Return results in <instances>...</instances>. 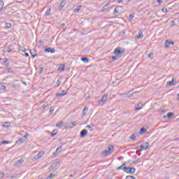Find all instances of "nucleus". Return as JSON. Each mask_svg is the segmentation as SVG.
Masks as SVG:
<instances>
[{
	"mask_svg": "<svg viewBox=\"0 0 179 179\" xmlns=\"http://www.w3.org/2000/svg\"><path fill=\"white\" fill-rule=\"evenodd\" d=\"M113 152H114V146L109 145L108 148V150L102 152V155L106 157V156H110V155H111V153H113Z\"/></svg>",
	"mask_w": 179,
	"mask_h": 179,
	"instance_id": "obj_1",
	"label": "nucleus"
},
{
	"mask_svg": "<svg viewBox=\"0 0 179 179\" xmlns=\"http://www.w3.org/2000/svg\"><path fill=\"white\" fill-rule=\"evenodd\" d=\"M123 171H124V173H127V174H134V173L136 171V169L135 168L124 166Z\"/></svg>",
	"mask_w": 179,
	"mask_h": 179,
	"instance_id": "obj_2",
	"label": "nucleus"
},
{
	"mask_svg": "<svg viewBox=\"0 0 179 179\" xmlns=\"http://www.w3.org/2000/svg\"><path fill=\"white\" fill-rule=\"evenodd\" d=\"M176 84L177 82L176 81V80L174 78H172L171 81H168L166 83V87H171V86H176Z\"/></svg>",
	"mask_w": 179,
	"mask_h": 179,
	"instance_id": "obj_3",
	"label": "nucleus"
},
{
	"mask_svg": "<svg viewBox=\"0 0 179 179\" xmlns=\"http://www.w3.org/2000/svg\"><path fill=\"white\" fill-rule=\"evenodd\" d=\"M61 150H62V146H59L56 149V151L52 153V157H57L59 153H61Z\"/></svg>",
	"mask_w": 179,
	"mask_h": 179,
	"instance_id": "obj_4",
	"label": "nucleus"
},
{
	"mask_svg": "<svg viewBox=\"0 0 179 179\" xmlns=\"http://www.w3.org/2000/svg\"><path fill=\"white\" fill-rule=\"evenodd\" d=\"M115 55H117V57H121V54H124V50H121L120 48H116L114 50Z\"/></svg>",
	"mask_w": 179,
	"mask_h": 179,
	"instance_id": "obj_5",
	"label": "nucleus"
},
{
	"mask_svg": "<svg viewBox=\"0 0 179 179\" xmlns=\"http://www.w3.org/2000/svg\"><path fill=\"white\" fill-rule=\"evenodd\" d=\"M65 5H66V1L65 0L62 1L58 6V10H62V9L65 7Z\"/></svg>",
	"mask_w": 179,
	"mask_h": 179,
	"instance_id": "obj_6",
	"label": "nucleus"
},
{
	"mask_svg": "<svg viewBox=\"0 0 179 179\" xmlns=\"http://www.w3.org/2000/svg\"><path fill=\"white\" fill-rule=\"evenodd\" d=\"M141 148V150H146L148 149V148H149V143L148 142H145L144 143V145H140Z\"/></svg>",
	"mask_w": 179,
	"mask_h": 179,
	"instance_id": "obj_7",
	"label": "nucleus"
},
{
	"mask_svg": "<svg viewBox=\"0 0 179 179\" xmlns=\"http://www.w3.org/2000/svg\"><path fill=\"white\" fill-rule=\"evenodd\" d=\"M108 96V94L103 95L101 99L99 101L100 104H101V103H103V104H104V103H106V101H107Z\"/></svg>",
	"mask_w": 179,
	"mask_h": 179,
	"instance_id": "obj_8",
	"label": "nucleus"
},
{
	"mask_svg": "<svg viewBox=\"0 0 179 179\" xmlns=\"http://www.w3.org/2000/svg\"><path fill=\"white\" fill-rule=\"evenodd\" d=\"M87 130H86V129H83L80 132V138H85V136H87Z\"/></svg>",
	"mask_w": 179,
	"mask_h": 179,
	"instance_id": "obj_9",
	"label": "nucleus"
},
{
	"mask_svg": "<svg viewBox=\"0 0 179 179\" xmlns=\"http://www.w3.org/2000/svg\"><path fill=\"white\" fill-rule=\"evenodd\" d=\"M45 52H50L51 54H55V49H52L51 48H48L45 49Z\"/></svg>",
	"mask_w": 179,
	"mask_h": 179,
	"instance_id": "obj_10",
	"label": "nucleus"
},
{
	"mask_svg": "<svg viewBox=\"0 0 179 179\" xmlns=\"http://www.w3.org/2000/svg\"><path fill=\"white\" fill-rule=\"evenodd\" d=\"M43 155H44V152L40 151L37 155L34 156V159H41Z\"/></svg>",
	"mask_w": 179,
	"mask_h": 179,
	"instance_id": "obj_11",
	"label": "nucleus"
},
{
	"mask_svg": "<svg viewBox=\"0 0 179 179\" xmlns=\"http://www.w3.org/2000/svg\"><path fill=\"white\" fill-rule=\"evenodd\" d=\"M36 52H37L34 49L30 50V54H31V57L34 58H36V57H37Z\"/></svg>",
	"mask_w": 179,
	"mask_h": 179,
	"instance_id": "obj_12",
	"label": "nucleus"
},
{
	"mask_svg": "<svg viewBox=\"0 0 179 179\" xmlns=\"http://www.w3.org/2000/svg\"><path fill=\"white\" fill-rule=\"evenodd\" d=\"M62 82V78L60 77V78H58L57 81L56 82V86L55 87H59V85H61Z\"/></svg>",
	"mask_w": 179,
	"mask_h": 179,
	"instance_id": "obj_13",
	"label": "nucleus"
},
{
	"mask_svg": "<svg viewBox=\"0 0 179 179\" xmlns=\"http://www.w3.org/2000/svg\"><path fill=\"white\" fill-rule=\"evenodd\" d=\"M146 132H148V129H145V127L141 128L139 131L140 135H143V134H146Z\"/></svg>",
	"mask_w": 179,
	"mask_h": 179,
	"instance_id": "obj_14",
	"label": "nucleus"
},
{
	"mask_svg": "<svg viewBox=\"0 0 179 179\" xmlns=\"http://www.w3.org/2000/svg\"><path fill=\"white\" fill-rule=\"evenodd\" d=\"M58 164H59V160L57 159L56 162L51 165L50 168L55 169Z\"/></svg>",
	"mask_w": 179,
	"mask_h": 179,
	"instance_id": "obj_15",
	"label": "nucleus"
},
{
	"mask_svg": "<svg viewBox=\"0 0 179 179\" xmlns=\"http://www.w3.org/2000/svg\"><path fill=\"white\" fill-rule=\"evenodd\" d=\"M143 107V105L142 104V103H138L137 107L136 108V110L139 111V110H142Z\"/></svg>",
	"mask_w": 179,
	"mask_h": 179,
	"instance_id": "obj_16",
	"label": "nucleus"
},
{
	"mask_svg": "<svg viewBox=\"0 0 179 179\" xmlns=\"http://www.w3.org/2000/svg\"><path fill=\"white\" fill-rule=\"evenodd\" d=\"M118 10H120V6H117L114 9L113 15H121V13H119Z\"/></svg>",
	"mask_w": 179,
	"mask_h": 179,
	"instance_id": "obj_17",
	"label": "nucleus"
},
{
	"mask_svg": "<svg viewBox=\"0 0 179 179\" xmlns=\"http://www.w3.org/2000/svg\"><path fill=\"white\" fill-rule=\"evenodd\" d=\"M80 9H82V6H78L74 9V13H79Z\"/></svg>",
	"mask_w": 179,
	"mask_h": 179,
	"instance_id": "obj_18",
	"label": "nucleus"
},
{
	"mask_svg": "<svg viewBox=\"0 0 179 179\" xmlns=\"http://www.w3.org/2000/svg\"><path fill=\"white\" fill-rule=\"evenodd\" d=\"M57 134H58V130H57V129L53 130V131L50 133V136H51V138L55 136V135H57Z\"/></svg>",
	"mask_w": 179,
	"mask_h": 179,
	"instance_id": "obj_19",
	"label": "nucleus"
},
{
	"mask_svg": "<svg viewBox=\"0 0 179 179\" xmlns=\"http://www.w3.org/2000/svg\"><path fill=\"white\" fill-rule=\"evenodd\" d=\"M56 127H57V128H62L64 127V122H59L56 124Z\"/></svg>",
	"mask_w": 179,
	"mask_h": 179,
	"instance_id": "obj_20",
	"label": "nucleus"
},
{
	"mask_svg": "<svg viewBox=\"0 0 179 179\" xmlns=\"http://www.w3.org/2000/svg\"><path fill=\"white\" fill-rule=\"evenodd\" d=\"M89 111V108L85 107L84 109L83 110V117H85L86 115V113Z\"/></svg>",
	"mask_w": 179,
	"mask_h": 179,
	"instance_id": "obj_21",
	"label": "nucleus"
},
{
	"mask_svg": "<svg viewBox=\"0 0 179 179\" xmlns=\"http://www.w3.org/2000/svg\"><path fill=\"white\" fill-rule=\"evenodd\" d=\"M3 128H9L10 127V122H4L3 124H2Z\"/></svg>",
	"mask_w": 179,
	"mask_h": 179,
	"instance_id": "obj_22",
	"label": "nucleus"
},
{
	"mask_svg": "<svg viewBox=\"0 0 179 179\" xmlns=\"http://www.w3.org/2000/svg\"><path fill=\"white\" fill-rule=\"evenodd\" d=\"M81 61H83V62L85 64H89V58L87 57H82Z\"/></svg>",
	"mask_w": 179,
	"mask_h": 179,
	"instance_id": "obj_23",
	"label": "nucleus"
},
{
	"mask_svg": "<svg viewBox=\"0 0 179 179\" xmlns=\"http://www.w3.org/2000/svg\"><path fill=\"white\" fill-rule=\"evenodd\" d=\"M148 58H149L150 59H153V58H155V53L153 52H150L148 55Z\"/></svg>",
	"mask_w": 179,
	"mask_h": 179,
	"instance_id": "obj_24",
	"label": "nucleus"
},
{
	"mask_svg": "<svg viewBox=\"0 0 179 179\" xmlns=\"http://www.w3.org/2000/svg\"><path fill=\"white\" fill-rule=\"evenodd\" d=\"M51 15V8L48 7L45 12V16H50Z\"/></svg>",
	"mask_w": 179,
	"mask_h": 179,
	"instance_id": "obj_25",
	"label": "nucleus"
},
{
	"mask_svg": "<svg viewBox=\"0 0 179 179\" xmlns=\"http://www.w3.org/2000/svg\"><path fill=\"white\" fill-rule=\"evenodd\" d=\"M137 38H143V34L142 33V31H139L138 34L137 36Z\"/></svg>",
	"mask_w": 179,
	"mask_h": 179,
	"instance_id": "obj_26",
	"label": "nucleus"
},
{
	"mask_svg": "<svg viewBox=\"0 0 179 179\" xmlns=\"http://www.w3.org/2000/svg\"><path fill=\"white\" fill-rule=\"evenodd\" d=\"M9 60H8V59H6L4 61H3V65H5V66H9Z\"/></svg>",
	"mask_w": 179,
	"mask_h": 179,
	"instance_id": "obj_27",
	"label": "nucleus"
},
{
	"mask_svg": "<svg viewBox=\"0 0 179 179\" xmlns=\"http://www.w3.org/2000/svg\"><path fill=\"white\" fill-rule=\"evenodd\" d=\"M165 47H166V48H169V47H170V41H168V40H166V41H165Z\"/></svg>",
	"mask_w": 179,
	"mask_h": 179,
	"instance_id": "obj_28",
	"label": "nucleus"
},
{
	"mask_svg": "<svg viewBox=\"0 0 179 179\" xmlns=\"http://www.w3.org/2000/svg\"><path fill=\"white\" fill-rule=\"evenodd\" d=\"M24 162V159H20L17 161V164H22Z\"/></svg>",
	"mask_w": 179,
	"mask_h": 179,
	"instance_id": "obj_29",
	"label": "nucleus"
},
{
	"mask_svg": "<svg viewBox=\"0 0 179 179\" xmlns=\"http://www.w3.org/2000/svg\"><path fill=\"white\" fill-rule=\"evenodd\" d=\"M6 89V87L2 84V83H0V90H5Z\"/></svg>",
	"mask_w": 179,
	"mask_h": 179,
	"instance_id": "obj_30",
	"label": "nucleus"
},
{
	"mask_svg": "<svg viewBox=\"0 0 179 179\" xmlns=\"http://www.w3.org/2000/svg\"><path fill=\"white\" fill-rule=\"evenodd\" d=\"M4 3L2 1H0V12L3 9Z\"/></svg>",
	"mask_w": 179,
	"mask_h": 179,
	"instance_id": "obj_31",
	"label": "nucleus"
},
{
	"mask_svg": "<svg viewBox=\"0 0 179 179\" xmlns=\"http://www.w3.org/2000/svg\"><path fill=\"white\" fill-rule=\"evenodd\" d=\"M173 115H174V113L169 112L166 114V116L168 118H171L173 117Z\"/></svg>",
	"mask_w": 179,
	"mask_h": 179,
	"instance_id": "obj_32",
	"label": "nucleus"
},
{
	"mask_svg": "<svg viewBox=\"0 0 179 179\" xmlns=\"http://www.w3.org/2000/svg\"><path fill=\"white\" fill-rule=\"evenodd\" d=\"M112 59H113V61H117V59H120V56L115 55V56L112 57Z\"/></svg>",
	"mask_w": 179,
	"mask_h": 179,
	"instance_id": "obj_33",
	"label": "nucleus"
},
{
	"mask_svg": "<svg viewBox=\"0 0 179 179\" xmlns=\"http://www.w3.org/2000/svg\"><path fill=\"white\" fill-rule=\"evenodd\" d=\"M19 51H22V52H26V48L25 47H20Z\"/></svg>",
	"mask_w": 179,
	"mask_h": 179,
	"instance_id": "obj_34",
	"label": "nucleus"
},
{
	"mask_svg": "<svg viewBox=\"0 0 179 179\" xmlns=\"http://www.w3.org/2000/svg\"><path fill=\"white\" fill-rule=\"evenodd\" d=\"M18 142H20V143H23L24 142H26V140L24 139L23 137H22L18 139Z\"/></svg>",
	"mask_w": 179,
	"mask_h": 179,
	"instance_id": "obj_35",
	"label": "nucleus"
},
{
	"mask_svg": "<svg viewBox=\"0 0 179 179\" xmlns=\"http://www.w3.org/2000/svg\"><path fill=\"white\" fill-rule=\"evenodd\" d=\"M29 136H30V135H29V133H26L25 135L22 137L24 140H27V138H29Z\"/></svg>",
	"mask_w": 179,
	"mask_h": 179,
	"instance_id": "obj_36",
	"label": "nucleus"
},
{
	"mask_svg": "<svg viewBox=\"0 0 179 179\" xmlns=\"http://www.w3.org/2000/svg\"><path fill=\"white\" fill-rule=\"evenodd\" d=\"M8 143H10V141H1V145H8Z\"/></svg>",
	"mask_w": 179,
	"mask_h": 179,
	"instance_id": "obj_37",
	"label": "nucleus"
},
{
	"mask_svg": "<svg viewBox=\"0 0 179 179\" xmlns=\"http://www.w3.org/2000/svg\"><path fill=\"white\" fill-rule=\"evenodd\" d=\"M7 71L8 73H13V70H12V68H8Z\"/></svg>",
	"mask_w": 179,
	"mask_h": 179,
	"instance_id": "obj_38",
	"label": "nucleus"
},
{
	"mask_svg": "<svg viewBox=\"0 0 179 179\" xmlns=\"http://www.w3.org/2000/svg\"><path fill=\"white\" fill-rule=\"evenodd\" d=\"M10 27H12V24H10V23L6 24V29H10Z\"/></svg>",
	"mask_w": 179,
	"mask_h": 179,
	"instance_id": "obj_39",
	"label": "nucleus"
},
{
	"mask_svg": "<svg viewBox=\"0 0 179 179\" xmlns=\"http://www.w3.org/2000/svg\"><path fill=\"white\" fill-rule=\"evenodd\" d=\"M48 106V103H44L43 105L41 106V108H43V110H44V108H45Z\"/></svg>",
	"mask_w": 179,
	"mask_h": 179,
	"instance_id": "obj_40",
	"label": "nucleus"
},
{
	"mask_svg": "<svg viewBox=\"0 0 179 179\" xmlns=\"http://www.w3.org/2000/svg\"><path fill=\"white\" fill-rule=\"evenodd\" d=\"M126 179H136V178H135V177H134V176H127L126 177Z\"/></svg>",
	"mask_w": 179,
	"mask_h": 179,
	"instance_id": "obj_41",
	"label": "nucleus"
},
{
	"mask_svg": "<svg viewBox=\"0 0 179 179\" xmlns=\"http://www.w3.org/2000/svg\"><path fill=\"white\" fill-rule=\"evenodd\" d=\"M7 52H12V49L10 48V46L7 47Z\"/></svg>",
	"mask_w": 179,
	"mask_h": 179,
	"instance_id": "obj_42",
	"label": "nucleus"
},
{
	"mask_svg": "<svg viewBox=\"0 0 179 179\" xmlns=\"http://www.w3.org/2000/svg\"><path fill=\"white\" fill-rule=\"evenodd\" d=\"M85 128H89L90 132H92L93 129L92 128V127H90V125H87Z\"/></svg>",
	"mask_w": 179,
	"mask_h": 179,
	"instance_id": "obj_43",
	"label": "nucleus"
},
{
	"mask_svg": "<svg viewBox=\"0 0 179 179\" xmlns=\"http://www.w3.org/2000/svg\"><path fill=\"white\" fill-rule=\"evenodd\" d=\"M162 12H163L164 13H167V12H169V10H167V8H162Z\"/></svg>",
	"mask_w": 179,
	"mask_h": 179,
	"instance_id": "obj_44",
	"label": "nucleus"
},
{
	"mask_svg": "<svg viewBox=\"0 0 179 179\" xmlns=\"http://www.w3.org/2000/svg\"><path fill=\"white\" fill-rule=\"evenodd\" d=\"M134 17H135V15L130 14L129 16V19H130V20H132V19H134Z\"/></svg>",
	"mask_w": 179,
	"mask_h": 179,
	"instance_id": "obj_45",
	"label": "nucleus"
},
{
	"mask_svg": "<svg viewBox=\"0 0 179 179\" xmlns=\"http://www.w3.org/2000/svg\"><path fill=\"white\" fill-rule=\"evenodd\" d=\"M62 96H64L62 94V93H57V94H56V97H62Z\"/></svg>",
	"mask_w": 179,
	"mask_h": 179,
	"instance_id": "obj_46",
	"label": "nucleus"
},
{
	"mask_svg": "<svg viewBox=\"0 0 179 179\" xmlns=\"http://www.w3.org/2000/svg\"><path fill=\"white\" fill-rule=\"evenodd\" d=\"M129 163H131V161H127L124 163L122 164V166H127Z\"/></svg>",
	"mask_w": 179,
	"mask_h": 179,
	"instance_id": "obj_47",
	"label": "nucleus"
},
{
	"mask_svg": "<svg viewBox=\"0 0 179 179\" xmlns=\"http://www.w3.org/2000/svg\"><path fill=\"white\" fill-rule=\"evenodd\" d=\"M174 24H176V22H174V20L171 21V27H173V26H174Z\"/></svg>",
	"mask_w": 179,
	"mask_h": 179,
	"instance_id": "obj_48",
	"label": "nucleus"
},
{
	"mask_svg": "<svg viewBox=\"0 0 179 179\" xmlns=\"http://www.w3.org/2000/svg\"><path fill=\"white\" fill-rule=\"evenodd\" d=\"M157 2H158L159 5H162V3H163V0H157Z\"/></svg>",
	"mask_w": 179,
	"mask_h": 179,
	"instance_id": "obj_49",
	"label": "nucleus"
},
{
	"mask_svg": "<svg viewBox=\"0 0 179 179\" xmlns=\"http://www.w3.org/2000/svg\"><path fill=\"white\" fill-rule=\"evenodd\" d=\"M60 71H65V65L63 66V67H59Z\"/></svg>",
	"mask_w": 179,
	"mask_h": 179,
	"instance_id": "obj_50",
	"label": "nucleus"
},
{
	"mask_svg": "<svg viewBox=\"0 0 179 179\" xmlns=\"http://www.w3.org/2000/svg\"><path fill=\"white\" fill-rule=\"evenodd\" d=\"M130 138L134 141L136 138V136H135V135L133 134L130 136Z\"/></svg>",
	"mask_w": 179,
	"mask_h": 179,
	"instance_id": "obj_51",
	"label": "nucleus"
},
{
	"mask_svg": "<svg viewBox=\"0 0 179 179\" xmlns=\"http://www.w3.org/2000/svg\"><path fill=\"white\" fill-rule=\"evenodd\" d=\"M62 94L63 96H66V91H65V90L62 91Z\"/></svg>",
	"mask_w": 179,
	"mask_h": 179,
	"instance_id": "obj_52",
	"label": "nucleus"
},
{
	"mask_svg": "<svg viewBox=\"0 0 179 179\" xmlns=\"http://www.w3.org/2000/svg\"><path fill=\"white\" fill-rule=\"evenodd\" d=\"M124 166H120L119 167L117 168V170H122L124 168H122Z\"/></svg>",
	"mask_w": 179,
	"mask_h": 179,
	"instance_id": "obj_53",
	"label": "nucleus"
},
{
	"mask_svg": "<svg viewBox=\"0 0 179 179\" xmlns=\"http://www.w3.org/2000/svg\"><path fill=\"white\" fill-rule=\"evenodd\" d=\"M124 2V0H117V3H122Z\"/></svg>",
	"mask_w": 179,
	"mask_h": 179,
	"instance_id": "obj_54",
	"label": "nucleus"
},
{
	"mask_svg": "<svg viewBox=\"0 0 179 179\" xmlns=\"http://www.w3.org/2000/svg\"><path fill=\"white\" fill-rule=\"evenodd\" d=\"M43 71H44V68L41 67V68H40V73H43Z\"/></svg>",
	"mask_w": 179,
	"mask_h": 179,
	"instance_id": "obj_55",
	"label": "nucleus"
},
{
	"mask_svg": "<svg viewBox=\"0 0 179 179\" xmlns=\"http://www.w3.org/2000/svg\"><path fill=\"white\" fill-rule=\"evenodd\" d=\"M71 124L73 127H76V122H73Z\"/></svg>",
	"mask_w": 179,
	"mask_h": 179,
	"instance_id": "obj_56",
	"label": "nucleus"
},
{
	"mask_svg": "<svg viewBox=\"0 0 179 179\" xmlns=\"http://www.w3.org/2000/svg\"><path fill=\"white\" fill-rule=\"evenodd\" d=\"M49 113H50V114H52V113H54V109H50L49 110Z\"/></svg>",
	"mask_w": 179,
	"mask_h": 179,
	"instance_id": "obj_57",
	"label": "nucleus"
},
{
	"mask_svg": "<svg viewBox=\"0 0 179 179\" xmlns=\"http://www.w3.org/2000/svg\"><path fill=\"white\" fill-rule=\"evenodd\" d=\"M120 36H124V34H125V31H122L120 33Z\"/></svg>",
	"mask_w": 179,
	"mask_h": 179,
	"instance_id": "obj_58",
	"label": "nucleus"
},
{
	"mask_svg": "<svg viewBox=\"0 0 179 179\" xmlns=\"http://www.w3.org/2000/svg\"><path fill=\"white\" fill-rule=\"evenodd\" d=\"M170 42V45H174V42L173 41H169Z\"/></svg>",
	"mask_w": 179,
	"mask_h": 179,
	"instance_id": "obj_59",
	"label": "nucleus"
},
{
	"mask_svg": "<svg viewBox=\"0 0 179 179\" xmlns=\"http://www.w3.org/2000/svg\"><path fill=\"white\" fill-rule=\"evenodd\" d=\"M24 56L27 57H29V53L25 52V53H24Z\"/></svg>",
	"mask_w": 179,
	"mask_h": 179,
	"instance_id": "obj_60",
	"label": "nucleus"
},
{
	"mask_svg": "<svg viewBox=\"0 0 179 179\" xmlns=\"http://www.w3.org/2000/svg\"><path fill=\"white\" fill-rule=\"evenodd\" d=\"M133 163H134V164H136V163H138V162H136H136H135V161H134V162H133Z\"/></svg>",
	"mask_w": 179,
	"mask_h": 179,
	"instance_id": "obj_61",
	"label": "nucleus"
},
{
	"mask_svg": "<svg viewBox=\"0 0 179 179\" xmlns=\"http://www.w3.org/2000/svg\"><path fill=\"white\" fill-rule=\"evenodd\" d=\"M177 96H178V100L179 101V94H178Z\"/></svg>",
	"mask_w": 179,
	"mask_h": 179,
	"instance_id": "obj_62",
	"label": "nucleus"
},
{
	"mask_svg": "<svg viewBox=\"0 0 179 179\" xmlns=\"http://www.w3.org/2000/svg\"><path fill=\"white\" fill-rule=\"evenodd\" d=\"M138 156H141V152H138Z\"/></svg>",
	"mask_w": 179,
	"mask_h": 179,
	"instance_id": "obj_63",
	"label": "nucleus"
},
{
	"mask_svg": "<svg viewBox=\"0 0 179 179\" xmlns=\"http://www.w3.org/2000/svg\"><path fill=\"white\" fill-rule=\"evenodd\" d=\"M1 177H3V173H1Z\"/></svg>",
	"mask_w": 179,
	"mask_h": 179,
	"instance_id": "obj_64",
	"label": "nucleus"
}]
</instances>
